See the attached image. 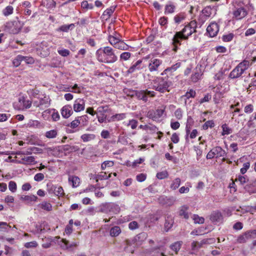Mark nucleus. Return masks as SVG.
Here are the masks:
<instances>
[{"mask_svg": "<svg viewBox=\"0 0 256 256\" xmlns=\"http://www.w3.org/2000/svg\"><path fill=\"white\" fill-rule=\"evenodd\" d=\"M196 22L192 21L189 24L186 26L181 31L175 34L172 40L173 50L176 52L178 48V45L180 46L181 44L180 40H188L190 36L196 32Z\"/></svg>", "mask_w": 256, "mask_h": 256, "instance_id": "f257e3e1", "label": "nucleus"}, {"mask_svg": "<svg viewBox=\"0 0 256 256\" xmlns=\"http://www.w3.org/2000/svg\"><path fill=\"white\" fill-rule=\"evenodd\" d=\"M95 54L96 60L102 63L114 64L118 60L114 50L109 46L100 48L96 50Z\"/></svg>", "mask_w": 256, "mask_h": 256, "instance_id": "f03ea898", "label": "nucleus"}, {"mask_svg": "<svg viewBox=\"0 0 256 256\" xmlns=\"http://www.w3.org/2000/svg\"><path fill=\"white\" fill-rule=\"evenodd\" d=\"M152 88L161 93L169 92V88L172 84V82L168 78L158 77L154 80Z\"/></svg>", "mask_w": 256, "mask_h": 256, "instance_id": "7ed1b4c3", "label": "nucleus"}, {"mask_svg": "<svg viewBox=\"0 0 256 256\" xmlns=\"http://www.w3.org/2000/svg\"><path fill=\"white\" fill-rule=\"evenodd\" d=\"M249 66V61L243 60L231 71L228 77L231 79H236L241 77L243 74L246 73V70Z\"/></svg>", "mask_w": 256, "mask_h": 256, "instance_id": "20e7f679", "label": "nucleus"}, {"mask_svg": "<svg viewBox=\"0 0 256 256\" xmlns=\"http://www.w3.org/2000/svg\"><path fill=\"white\" fill-rule=\"evenodd\" d=\"M120 210V207L116 203L104 202L99 206L98 212L112 215L118 214Z\"/></svg>", "mask_w": 256, "mask_h": 256, "instance_id": "39448f33", "label": "nucleus"}, {"mask_svg": "<svg viewBox=\"0 0 256 256\" xmlns=\"http://www.w3.org/2000/svg\"><path fill=\"white\" fill-rule=\"evenodd\" d=\"M134 92L138 100H142L145 102L148 100V96L154 97L156 94L154 91H150L148 90H136Z\"/></svg>", "mask_w": 256, "mask_h": 256, "instance_id": "423d86ee", "label": "nucleus"}, {"mask_svg": "<svg viewBox=\"0 0 256 256\" xmlns=\"http://www.w3.org/2000/svg\"><path fill=\"white\" fill-rule=\"evenodd\" d=\"M50 46L48 42L42 41L38 45L36 48V51L38 54L42 57H46L49 55L50 53Z\"/></svg>", "mask_w": 256, "mask_h": 256, "instance_id": "0eeeda50", "label": "nucleus"}, {"mask_svg": "<svg viewBox=\"0 0 256 256\" xmlns=\"http://www.w3.org/2000/svg\"><path fill=\"white\" fill-rule=\"evenodd\" d=\"M56 238L58 239L57 244L63 250H72L74 248L78 246V244L76 242H72L69 244V242L66 239L60 238L59 236H56Z\"/></svg>", "mask_w": 256, "mask_h": 256, "instance_id": "6e6552de", "label": "nucleus"}, {"mask_svg": "<svg viewBox=\"0 0 256 256\" xmlns=\"http://www.w3.org/2000/svg\"><path fill=\"white\" fill-rule=\"evenodd\" d=\"M256 238V230H248L238 236L237 242L238 243H244L248 240Z\"/></svg>", "mask_w": 256, "mask_h": 256, "instance_id": "1a4fd4ad", "label": "nucleus"}, {"mask_svg": "<svg viewBox=\"0 0 256 256\" xmlns=\"http://www.w3.org/2000/svg\"><path fill=\"white\" fill-rule=\"evenodd\" d=\"M32 106V102L26 100L24 96L18 98V102L14 104V108L18 110H24L29 108Z\"/></svg>", "mask_w": 256, "mask_h": 256, "instance_id": "9d476101", "label": "nucleus"}, {"mask_svg": "<svg viewBox=\"0 0 256 256\" xmlns=\"http://www.w3.org/2000/svg\"><path fill=\"white\" fill-rule=\"evenodd\" d=\"M96 110L98 121L100 123L105 122L107 116L106 114L109 110L108 106H100Z\"/></svg>", "mask_w": 256, "mask_h": 256, "instance_id": "9b49d317", "label": "nucleus"}, {"mask_svg": "<svg viewBox=\"0 0 256 256\" xmlns=\"http://www.w3.org/2000/svg\"><path fill=\"white\" fill-rule=\"evenodd\" d=\"M6 28L10 33L16 34L20 32L22 26L20 22H8L6 25Z\"/></svg>", "mask_w": 256, "mask_h": 256, "instance_id": "f8f14e48", "label": "nucleus"}, {"mask_svg": "<svg viewBox=\"0 0 256 256\" xmlns=\"http://www.w3.org/2000/svg\"><path fill=\"white\" fill-rule=\"evenodd\" d=\"M50 104V99L48 96H44L40 99L39 102L34 101V105L36 107L40 108L41 110L48 108Z\"/></svg>", "mask_w": 256, "mask_h": 256, "instance_id": "ddd939ff", "label": "nucleus"}, {"mask_svg": "<svg viewBox=\"0 0 256 256\" xmlns=\"http://www.w3.org/2000/svg\"><path fill=\"white\" fill-rule=\"evenodd\" d=\"M212 10L215 11L214 7L212 8L210 6H206L202 10V14L200 16L199 20H201L202 23H204L208 18L212 14Z\"/></svg>", "mask_w": 256, "mask_h": 256, "instance_id": "4468645a", "label": "nucleus"}, {"mask_svg": "<svg viewBox=\"0 0 256 256\" xmlns=\"http://www.w3.org/2000/svg\"><path fill=\"white\" fill-rule=\"evenodd\" d=\"M162 61L158 58H152L148 62V68L150 72L157 71L162 64Z\"/></svg>", "mask_w": 256, "mask_h": 256, "instance_id": "2eb2a0df", "label": "nucleus"}, {"mask_svg": "<svg viewBox=\"0 0 256 256\" xmlns=\"http://www.w3.org/2000/svg\"><path fill=\"white\" fill-rule=\"evenodd\" d=\"M164 112V110L162 109H158L156 110H150L148 112V117L153 120L159 122Z\"/></svg>", "mask_w": 256, "mask_h": 256, "instance_id": "dca6fc26", "label": "nucleus"}, {"mask_svg": "<svg viewBox=\"0 0 256 256\" xmlns=\"http://www.w3.org/2000/svg\"><path fill=\"white\" fill-rule=\"evenodd\" d=\"M248 14V12L244 7L236 8L233 11L234 18L236 20H241L244 18Z\"/></svg>", "mask_w": 256, "mask_h": 256, "instance_id": "f3484780", "label": "nucleus"}, {"mask_svg": "<svg viewBox=\"0 0 256 256\" xmlns=\"http://www.w3.org/2000/svg\"><path fill=\"white\" fill-rule=\"evenodd\" d=\"M206 31L210 36L214 37L217 35L219 31V26L215 22H211L207 27Z\"/></svg>", "mask_w": 256, "mask_h": 256, "instance_id": "a211bd4d", "label": "nucleus"}, {"mask_svg": "<svg viewBox=\"0 0 256 256\" xmlns=\"http://www.w3.org/2000/svg\"><path fill=\"white\" fill-rule=\"evenodd\" d=\"M210 220L214 224L220 223L223 220V216L218 210H215L212 212L210 215Z\"/></svg>", "mask_w": 256, "mask_h": 256, "instance_id": "6ab92c4d", "label": "nucleus"}, {"mask_svg": "<svg viewBox=\"0 0 256 256\" xmlns=\"http://www.w3.org/2000/svg\"><path fill=\"white\" fill-rule=\"evenodd\" d=\"M62 116L64 118H68L73 114L72 107L70 105L64 106L60 110Z\"/></svg>", "mask_w": 256, "mask_h": 256, "instance_id": "aec40b11", "label": "nucleus"}, {"mask_svg": "<svg viewBox=\"0 0 256 256\" xmlns=\"http://www.w3.org/2000/svg\"><path fill=\"white\" fill-rule=\"evenodd\" d=\"M142 68L143 66H142V60H139L132 64V66L126 71V72L127 74H132L142 69Z\"/></svg>", "mask_w": 256, "mask_h": 256, "instance_id": "412c9836", "label": "nucleus"}, {"mask_svg": "<svg viewBox=\"0 0 256 256\" xmlns=\"http://www.w3.org/2000/svg\"><path fill=\"white\" fill-rule=\"evenodd\" d=\"M85 104L84 100L81 98L76 99L74 104V110L76 112H79L84 109Z\"/></svg>", "mask_w": 256, "mask_h": 256, "instance_id": "4be33fe9", "label": "nucleus"}, {"mask_svg": "<svg viewBox=\"0 0 256 256\" xmlns=\"http://www.w3.org/2000/svg\"><path fill=\"white\" fill-rule=\"evenodd\" d=\"M56 237H54V238H52V237H44L42 238V247L44 248H48L52 246V242L57 244L58 239L56 238Z\"/></svg>", "mask_w": 256, "mask_h": 256, "instance_id": "5701e85b", "label": "nucleus"}, {"mask_svg": "<svg viewBox=\"0 0 256 256\" xmlns=\"http://www.w3.org/2000/svg\"><path fill=\"white\" fill-rule=\"evenodd\" d=\"M158 201L161 204L166 206H171L174 204L175 202L172 198H168L165 196H160Z\"/></svg>", "mask_w": 256, "mask_h": 256, "instance_id": "b1692460", "label": "nucleus"}, {"mask_svg": "<svg viewBox=\"0 0 256 256\" xmlns=\"http://www.w3.org/2000/svg\"><path fill=\"white\" fill-rule=\"evenodd\" d=\"M212 152H214L216 158L222 157L223 160H225L224 157L226 156V152L220 146H216L212 148Z\"/></svg>", "mask_w": 256, "mask_h": 256, "instance_id": "393cba45", "label": "nucleus"}, {"mask_svg": "<svg viewBox=\"0 0 256 256\" xmlns=\"http://www.w3.org/2000/svg\"><path fill=\"white\" fill-rule=\"evenodd\" d=\"M174 223V217L171 215L167 214L166 217L164 229L168 232Z\"/></svg>", "mask_w": 256, "mask_h": 256, "instance_id": "a878e982", "label": "nucleus"}, {"mask_svg": "<svg viewBox=\"0 0 256 256\" xmlns=\"http://www.w3.org/2000/svg\"><path fill=\"white\" fill-rule=\"evenodd\" d=\"M194 124V121L193 119L192 118L191 116H188L187 118V121H186V140H188V135L190 134V132L191 130L192 126H193Z\"/></svg>", "mask_w": 256, "mask_h": 256, "instance_id": "bb28decb", "label": "nucleus"}, {"mask_svg": "<svg viewBox=\"0 0 256 256\" xmlns=\"http://www.w3.org/2000/svg\"><path fill=\"white\" fill-rule=\"evenodd\" d=\"M196 96V92L195 90L192 89H190L184 95L181 96V99L184 100L185 104H186V101L188 99L190 98H194Z\"/></svg>", "mask_w": 256, "mask_h": 256, "instance_id": "cd10ccee", "label": "nucleus"}, {"mask_svg": "<svg viewBox=\"0 0 256 256\" xmlns=\"http://www.w3.org/2000/svg\"><path fill=\"white\" fill-rule=\"evenodd\" d=\"M96 136L93 134H84L80 136V138L84 142H89L96 139Z\"/></svg>", "mask_w": 256, "mask_h": 256, "instance_id": "c85d7f7f", "label": "nucleus"}, {"mask_svg": "<svg viewBox=\"0 0 256 256\" xmlns=\"http://www.w3.org/2000/svg\"><path fill=\"white\" fill-rule=\"evenodd\" d=\"M114 47L122 50H128L130 48V46L121 40L116 44H115Z\"/></svg>", "mask_w": 256, "mask_h": 256, "instance_id": "c756f323", "label": "nucleus"}, {"mask_svg": "<svg viewBox=\"0 0 256 256\" xmlns=\"http://www.w3.org/2000/svg\"><path fill=\"white\" fill-rule=\"evenodd\" d=\"M68 182L73 188H76L79 186L80 180L78 176H70L68 178Z\"/></svg>", "mask_w": 256, "mask_h": 256, "instance_id": "7c9ffc66", "label": "nucleus"}, {"mask_svg": "<svg viewBox=\"0 0 256 256\" xmlns=\"http://www.w3.org/2000/svg\"><path fill=\"white\" fill-rule=\"evenodd\" d=\"M38 199V197L34 195L30 196H22L20 200L26 202L28 204H30L32 202H36Z\"/></svg>", "mask_w": 256, "mask_h": 256, "instance_id": "2f4dec72", "label": "nucleus"}, {"mask_svg": "<svg viewBox=\"0 0 256 256\" xmlns=\"http://www.w3.org/2000/svg\"><path fill=\"white\" fill-rule=\"evenodd\" d=\"M188 210V206L184 205L181 206L179 214L181 216H183L186 219H188L189 218Z\"/></svg>", "mask_w": 256, "mask_h": 256, "instance_id": "473e14b6", "label": "nucleus"}, {"mask_svg": "<svg viewBox=\"0 0 256 256\" xmlns=\"http://www.w3.org/2000/svg\"><path fill=\"white\" fill-rule=\"evenodd\" d=\"M22 162L19 161L18 163L24 164H30L34 162L35 158L33 156H28L22 158Z\"/></svg>", "mask_w": 256, "mask_h": 256, "instance_id": "72a5a7b5", "label": "nucleus"}, {"mask_svg": "<svg viewBox=\"0 0 256 256\" xmlns=\"http://www.w3.org/2000/svg\"><path fill=\"white\" fill-rule=\"evenodd\" d=\"M115 6H111L104 11L102 14L103 18L106 20L110 18L115 10Z\"/></svg>", "mask_w": 256, "mask_h": 256, "instance_id": "f704fd0d", "label": "nucleus"}, {"mask_svg": "<svg viewBox=\"0 0 256 256\" xmlns=\"http://www.w3.org/2000/svg\"><path fill=\"white\" fill-rule=\"evenodd\" d=\"M108 40L110 44L114 46L115 44H116L121 39L115 34L114 36H109Z\"/></svg>", "mask_w": 256, "mask_h": 256, "instance_id": "c9c22d12", "label": "nucleus"}, {"mask_svg": "<svg viewBox=\"0 0 256 256\" xmlns=\"http://www.w3.org/2000/svg\"><path fill=\"white\" fill-rule=\"evenodd\" d=\"M121 232V229L120 226H115L112 228L110 230V236L116 237L118 236Z\"/></svg>", "mask_w": 256, "mask_h": 256, "instance_id": "e433bc0d", "label": "nucleus"}, {"mask_svg": "<svg viewBox=\"0 0 256 256\" xmlns=\"http://www.w3.org/2000/svg\"><path fill=\"white\" fill-rule=\"evenodd\" d=\"M202 73L200 70H196L195 72L192 74L191 76V80L194 82H197L201 78Z\"/></svg>", "mask_w": 256, "mask_h": 256, "instance_id": "4c0bfd02", "label": "nucleus"}, {"mask_svg": "<svg viewBox=\"0 0 256 256\" xmlns=\"http://www.w3.org/2000/svg\"><path fill=\"white\" fill-rule=\"evenodd\" d=\"M181 184V180L179 178L174 179L170 186V188L172 190H176L180 186Z\"/></svg>", "mask_w": 256, "mask_h": 256, "instance_id": "58836bf2", "label": "nucleus"}, {"mask_svg": "<svg viewBox=\"0 0 256 256\" xmlns=\"http://www.w3.org/2000/svg\"><path fill=\"white\" fill-rule=\"evenodd\" d=\"M74 24H64L60 26L58 30V31L68 32L70 30H72L74 29Z\"/></svg>", "mask_w": 256, "mask_h": 256, "instance_id": "ea45409f", "label": "nucleus"}, {"mask_svg": "<svg viewBox=\"0 0 256 256\" xmlns=\"http://www.w3.org/2000/svg\"><path fill=\"white\" fill-rule=\"evenodd\" d=\"M175 8V6L170 2L166 5L164 13L166 14H172L174 12Z\"/></svg>", "mask_w": 256, "mask_h": 256, "instance_id": "a19ab883", "label": "nucleus"}, {"mask_svg": "<svg viewBox=\"0 0 256 256\" xmlns=\"http://www.w3.org/2000/svg\"><path fill=\"white\" fill-rule=\"evenodd\" d=\"M58 130L56 129L46 132L44 136L48 138H54L56 137Z\"/></svg>", "mask_w": 256, "mask_h": 256, "instance_id": "79ce46f5", "label": "nucleus"}, {"mask_svg": "<svg viewBox=\"0 0 256 256\" xmlns=\"http://www.w3.org/2000/svg\"><path fill=\"white\" fill-rule=\"evenodd\" d=\"M13 7L11 6H8L2 10V14L4 16H8L12 14L13 13Z\"/></svg>", "mask_w": 256, "mask_h": 256, "instance_id": "37998d69", "label": "nucleus"}, {"mask_svg": "<svg viewBox=\"0 0 256 256\" xmlns=\"http://www.w3.org/2000/svg\"><path fill=\"white\" fill-rule=\"evenodd\" d=\"M182 244V242H176L174 243L173 244H171L170 247L172 250L174 251L177 254L178 252L180 250Z\"/></svg>", "mask_w": 256, "mask_h": 256, "instance_id": "c03bdc74", "label": "nucleus"}, {"mask_svg": "<svg viewBox=\"0 0 256 256\" xmlns=\"http://www.w3.org/2000/svg\"><path fill=\"white\" fill-rule=\"evenodd\" d=\"M222 136L228 135L232 132V129L230 128L226 124H223L222 126Z\"/></svg>", "mask_w": 256, "mask_h": 256, "instance_id": "a18cd8bd", "label": "nucleus"}, {"mask_svg": "<svg viewBox=\"0 0 256 256\" xmlns=\"http://www.w3.org/2000/svg\"><path fill=\"white\" fill-rule=\"evenodd\" d=\"M38 206L44 210L47 211H50L52 210V204L50 203L46 202H42V203L39 204Z\"/></svg>", "mask_w": 256, "mask_h": 256, "instance_id": "49530a36", "label": "nucleus"}, {"mask_svg": "<svg viewBox=\"0 0 256 256\" xmlns=\"http://www.w3.org/2000/svg\"><path fill=\"white\" fill-rule=\"evenodd\" d=\"M235 181L236 182H239L240 184L243 185L248 181V178L246 176L238 175Z\"/></svg>", "mask_w": 256, "mask_h": 256, "instance_id": "de8ad7c7", "label": "nucleus"}, {"mask_svg": "<svg viewBox=\"0 0 256 256\" xmlns=\"http://www.w3.org/2000/svg\"><path fill=\"white\" fill-rule=\"evenodd\" d=\"M138 125V121L134 119H132L128 121V122L125 124L127 126H130L132 129L134 130Z\"/></svg>", "mask_w": 256, "mask_h": 256, "instance_id": "09e8293b", "label": "nucleus"}, {"mask_svg": "<svg viewBox=\"0 0 256 256\" xmlns=\"http://www.w3.org/2000/svg\"><path fill=\"white\" fill-rule=\"evenodd\" d=\"M132 54L129 52H124L120 54V62L126 61L130 59Z\"/></svg>", "mask_w": 256, "mask_h": 256, "instance_id": "8fccbe9b", "label": "nucleus"}, {"mask_svg": "<svg viewBox=\"0 0 256 256\" xmlns=\"http://www.w3.org/2000/svg\"><path fill=\"white\" fill-rule=\"evenodd\" d=\"M192 218L195 224H202L204 222V218L203 217L200 216L198 214H194Z\"/></svg>", "mask_w": 256, "mask_h": 256, "instance_id": "3c124183", "label": "nucleus"}, {"mask_svg": "<svg viewBox=\"0 0 256 256\" xmlns=\"http://www.w3.org/2000/svg\"><path fill=\"white\" fill-rule=\"evenodd\" d=\"M78 121L80 122V124H81L82 126H85L88 124V117L87 115H84L80 117H78Z\"/></svg>", "mask_w": 256, "mask_h": 256, "instance_id": "603ef678", "label": "nucleus"}, {"mask_svg": "<svg viewBox=\"0 0 256 256\" xmlns=\"http://www.w3.org/2000/svg\"><path fill=\"white\" fill-rule=\"evenodd\" d=\"M234 37V34L228 33V34L223 35L222 37V40L224 42H230L232 40Z\"/></svg>", "mask_w": 256, "mask_h": 256, "instance_id": "864d4df0", "label": "nucleus"}, {"mask_svg": "<svg viewBox=\"0 0 256 256\" xmlns=\"http://www.w3.org/2000/svg\"><path fill=\"white\" fill-rule=\"evenodd\" d=\"M22 55H18L13 60V64L14 66L18 67V66L22 60Z\"/></svg>", "mask_w": 256, "mask_h": 256, "instance_id": "5fc2aeb1", "label": "nucleus"}, {"mask_svg": "<svg viewBox=\"0 0 256 256\" xmlns=\"http://www.w3.org/2000/svg\"><path fill=\"white\" fill-rule=\"evenodd\" d=\"M126 118V114L121 113L116 114L112 116V118L113 120H120L124 119Z\"/></svg>", "mask_w": 256, "mask_h": 256, "instance_id": "6e6d98bb", "label": "nucleus"}, {"mask_svg": "<svg viewBox=\"0 0 256 256\" xmlns=\"http://www.w3.org/2000/svg\"><path fill=\"white\" fill-rule=\"evenodd\" d=\"M54 194L58 196H63L64 194V190L62 186H56Z\"/></svg>", "mask_w": 256, "mask_h": 256, "instance_id": "4d7b16f0", "label": "nucleus"}, {"mask_svg": "<svg viewBox=\"0 0 256 256\" xmlns=\"http://www.w3.org/2000/svg\"><path fill=\"white\" fill-rule=\"evenodd\" d=\"M168 172L166 170L158 172L157 173L156 176V178L160 180H162L168 177Z\"/></svg>", "mask_w": 256, "mask_h": 256, "instance_id": "13d9d810", "label": "nucleus"}, {"mask_svg": "<svg viewBox=\"0 0 256 256\" xmlns=\"http://www.w3.org/2000/svg\"><path fill=\"white\" fill-rule=\"evenodd\" d=\"M214 126V123L213 120H208L202 126V128L204 130L208 129L209 128H212Z\"/></svg>", "mask_w": 256, "mask_h": 256, "instance_id": "bf43d9fd", "label": "nucleus"}, {"mask_svg": "<svg viewBox=\"0 0 256 256\" xmlns=\"http://www.w3.org/2000/svg\"><path fill=\"white\" fill-rule=\"evenodd\" d=\"M81 6L82 8L86 10H92L94 8V6L92 4H88L86 0H84L82 2Z\"/></svg>", "mask_w": 256, "mask_h": 256, "instance_id": "052dcab7", "label": "nucleus"}, {"mask_svg": "<svg viewBox=\"0 0 256 256\" xmlns=\"http://www.w3.org/2000/svg\"><path fill=\"white\" fill-rule=\"evenodd\" d=\"M34 148H28L25 151H17L16 152V155H25V154H30L32 153V151Z\"/></svg>", "mask_w": 256, "mask_h": 256, "instance_id": "680f3d73", "label": "nucleus"}, {"mask_svg": "<svg viewBox=\"0 0 256 256\" xmlns=\"http://www.w3.org/2000/svg\"><path fill=\"white\" fill-rule=\"evenodd\" d=\"M174 114L178 120H181L183 116V111L180 108H178L175 110Z\"/></svg>", "mask_w": 256, "mask_h": 256, "instance_id": "e2e57ef3", "label": "nucleus"}, {"mask_svg": "<svg viewBox=\"0 0 256 256\" xmlns=\"http://www.w3.org/2000/svg\"><path fill=\"white\" fill-rule=\"evenodd\" d=\"M114 163L112 161L107 160L104 161L101 165V168L102 170H105L107 167H112L114 166Z\"/></svg>", "mask_w": 256, "mask_h": 256, "instance_id": "0e129e2a", "label": "nucleus"}, {"mask_svg": "<svg viewBox=\"0 0 256 256\" xmlns=\"http://www.w3.org/2000/svg\"><path fill=\"white\" fill-rule=\"evenodd\" d=\"M118 142L120 143L123 145H127L128 144V138L126 136H119L118 140Z\"/></svg>", "mask_w": 256, "mask_h": 256, "instance_id": "69168bd1", "label": "nucleus"}, {"mask_svg": "<svg viewBox=\"0 0 256 256\" xmlns=\"http://www.w3.org/2000/svg\"><path fill=\"white\" fill-rule=\"evenodd\" d=\"M22 60L24 61L26 64H32L34 62V60L31 56H22Z\"/></svg>", "mask_w": 256, "mask_h": 256, "instance_id": "338daca9", "label": "nucleus"}, {"mask_svg": "<svg viewBox=\"0 0 256 256\" xmlns=\"http://www.w3.org/2000/svg\"><path fill=\"white\" fill-rule=\"evenodd\" d=\"M9 190L12 192H15L17 189L16 183L14 181H10L8 184Z\"/></svg>", "mask_w": 256, "mask_h": 256, "instance_id": "774afa93", "label": "nucleus"}]
</instances>
